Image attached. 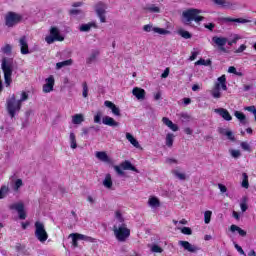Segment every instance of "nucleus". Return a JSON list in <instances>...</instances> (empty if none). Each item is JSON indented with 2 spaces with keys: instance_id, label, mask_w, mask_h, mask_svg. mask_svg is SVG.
<instances>
[{
  "instance_id": "37998d69",
  "label": "nucleus",
  "mask_w": 256,
  "mask_h": 256,
  "mask_svg": "<svg viewBox=\"0 0 256 256\" xmlns=\"http://www.w3.org/2000/svg\"><path fill=\"white\" fill-rule=\"evenodd\" d=\"M178 35H181L183 39H191L192 35L187 30H179Z\"/></svg>"
},
{
  "instance_id": "473e14b6",
  "label": "nucleus",
  "mask_w": 256,
  "mask_h": 256,
  "mask_svg": "<svg viewBox=\"0 0 256 256\" xmlns=\"http://www.w3.org/2000/svg\"><path fill=\"white\" fill-rule=\"evenodd\" d=\"M212 61L211 59H203V58H200L198 61L195 62V65H203L204 67H211L212 65Z\"/></svg>"
},
{
  "instance_id": "774afa93",
  "label": "nucleus",
  "mask_w": 256,
  "mask_h": 256,
  "mask_svg": "<svg viewBox=\"0 0 256 256\" xmlns=\"http://www.w3.org/2000/svg\"><path fill=\"white\" fill-rule=\"evenodd\" d=\"M218 188L220 189V191L222 193H227V186H225L223 184H218Z\"/></svg>"
},
{
  "instance_id": "393cba45",
  "label": "nucleus",
  "mask_w": 256,
  "mask_h": 256,
  "mask_svg": "<svg viewBox=\"0 0 256 256\" xmlns=\"http://www.w3.org/2000/svg\"><path fill=\"white\" fill-rule=\"evenodd\" d=\"M70 237H72L73 247H79V242L78 241H81V239H83V234L72 233V234H70Z\"/></svg>"
},
{
  "instance_id": "a211bd4d",
  "label": "nucleus",
  "mask_w": 256,
  "mask_h": 256,
  "mask_svg": "<svg viewBox=\"0 0 256 256\" xmlns=\"http://www.w3.org/2000/svg\"><path fill=\"white\" fill-rule=\"evenodd\" d=\"M121 169L124 171H134V173H139V169L135 167L130 161L125 160L120 164Z\"/></svg>"
},
{
  "instance_id": "ea45409f",
  "label": "nucleus",
  "mask_w": 256,
  "mask_h": 256,
  "mask_svg": "<svg viewBox=\"0 0 256 256\" xmlns=\"http://www.w3.org/2000/svg\"><path fill=\"white\" fill-rule=\"evenodd\" d=\"M175 139V135L168 133L166 135V145L167 147H173V141Z\"/></svg>"
},
{
  "instance_id": "e2e57ef3",
  "label": "nucleus",
  "mask_w": 256,
  "mask_h": 256,
  "mask_svg": "<svg viewBox=\"0 0 256 256\" xmlns=\"http://www.w3.org/2000/svg\"><path fill=\"white\" fill-rule=\"evenodd\" d=\"M205 29H209V31H213L215 29V24L214 23H208L204 25Z\"/></svg>"
},
{
  "instance_id": "4be33fe9",
  "label": "nucleus",
  "mask_w": 256,
  "mask_h": 256,
  "mask_svg": "<svg viewBox=\"0 0 256 256\" xmlns=\"http://www.w3.org/2000/svg\"><path fill=\"white\" fill-rule=\"evenodd\" d=\"M96 157L103 163H113V161L107 155V152H96Z\"/></svg>"
},
{
  "instance_id": "412c9836",
  "label": "nucleus",
  "mask_w": 256,
  "mask_h": 256,
  "mask_svg": "<svg viewBox=\"0 0 256 256\" xmlns=\"http://www.w3.org/2000/svg\"><path fill=\"white\" fill-rule=\"evenodd\" d=\"M162 122L164 125H166V127H169V129H171V131H179V126H177V124L173 123V121H171L169 118L163 117Z\"/></svg>"
},
{
  "instance_id": "39448f33",
  "label": "nucleus",
  "mask_w": 256,
  "mask_h": 256,
  "mask_svg": "<svg viewBox=\"0 0 256 256\" xmlns=\"http://www.w3.org/2000/svg\"><path fill=\"white\" fill-rule=\"evenodd\" d=\"M34 227L36 239H38L40 243H45V241L49 239V234H47V230H45V224L41 221H36Z\"/></svg>"
},
{
  "instance_id": "bb28decb",
  "label": "nucleus",
  "mask_w": 256,
  "mask_h": 256,
  "mask_svg": "<svg viewBox=\"0 0 256 256\" xmlns=\"http://www.w3.org/2000/svg\"><path fill=\"white\" fill-rule=\"evenodd\" d=\"M144 11H147V13H161V8L155 4H151L144 7Z\"/></svg>"
},
{
  "instance_id": "69168bd1",
  "label": "nucleus",
  "mask_w": 256,
  "mask_h": 256,
  "mask_svg": "<svg viewBox=\"0 0 256 256\" xmlns=\"http://www.w3.org/2000/svg\"><path fill=\"white\" fill-rule=\"evenodd\" d=\"M246 111H249V113H253V115H255L256 108H255V106H248V107H246Z\"/></svg>"
},
{
  "instance_id": "0eeeda50",
  "label": "nucleus",
  "mask_w": 256,
  "mask_h": 256,
  "mask_svg": "<svg viewBox=\"0 0 256 256\" xmlns=\"http://www.w3.org/2000/svg\"><path fill=\"white\" fill-rule=\"evenodd\" d=\"M23 21V16L21 14H17L15 12H8L5 15V25L6 27H15V25H19Z\"/></svg>"
},
{
  "instance_id": "c85d7f7f",
  "label": "nucleus",
  "mask_w": 256,
  "mask_h": 256,
  "mask_svg": "<svg viewBox=\"0 0 256 256\" xmlns=\"http://www.w3.org/2000/svg\"><path fill=\"white\" fill-rule=\"evenodd\" d=\"M148 205L150 207H161V201H159V198L152 196L148 200Z\"/></svg>"
},
{
  "instance_id": "5fc2aeb1",
  "label": "nucleus",
  "mask_w": 256,
  "mask_h": 256,
  "mask_svg": "<svg viewBox=\"0 0 256 256\" xmlns=\"http://www.w3.org/2000/svg\"><path fill=\"white\" fill-rule=\"evenodd\" d=\"M115 217H116V219H118V221L120 222V223H124V221H125V219L123 218V215L121 214V211H116L115 212Z\"/></svg>"
},
{
  "instance_id": "9d476101",
  "label": "nucleus",
  "mask_w": 256,
  "mask_h": 256,
  "mask_svg": "<svg viewBox=\"0 0 256 256\" xmlns=\"http://www.w3.org/2000/svg\"><path fill=\"white\" fill-rule=\"evenodd\" d=\"M10 211H17L19 219H27V212H25V204L23 202L14 203L9 206Z\"/></svg>"
},
{
  "instance_id": "ddd939ff",
  "label": "nucleus",
  "mask_w": 256,
  "mask_h": 256,
  "mask_svg": "<svg viewBox=\"0 0 256 256\" xmlns=\"http://www.w3.org/2000/svg\"><path fill=\"white\" fill-rule=\"evenodd\" d=\"M46 83L43 85L42 91L43 93H51L53 91V87H55V77L50 75L45 79Z\"/></svg>"
},
{
  "instance_id": "f03ea898",
  "label": "nucleus",
  "mask_w": 256,
  "mask_h": 256,
  "mask_svg": "<svg viewBox=\"0 0 256 256\" xmlns=\"http://www.w3.org/2000/svg\"><path fill=\"white\" fill-rule=\"evenodd\" d=\"M21 107H23V104L19 103V100H17L15 94L6 100V110L11 119H13L17 113L21 111Z\"/></svg>"
},
{
  "instance_id": "58836bf2",
  "label": "nucleus",
  "mask_w": 256,
  "mask_h": 256,
  "mask_svg": "<svg viewBox=\"0 0 256 256\" xmlns=\"http://www.w3.org/2000/svg\"><path fill=\"white\" fill-rule=\"evenodd\" d=\"M213 215V212L211 210H207L204 213V223L206 225H209L211 223V216Z\"/></svg>"
},
{
  "instance_id": "2eb2a0df",
  "label": "nucleus",
  "mask_w": 256,
  "mask_h": 256,
  "mask_svg": "<svg viewBox=\"0 0 256 256\" xmlns=\"http://www.w3.org/2000/svg\"><path fill=\"white\" fill-rule=\"evenodd\" d=\"M178 244L189 253H197V251H199V247L192 245L191 243H189V241L180 240Z\"/></svg>"
},
{
  "instance_id": "79ce46f5",
  "label": "nucleus",
  "mask_w": 256,
  "mask_h": 256,
  "mask_svg": "<svg viewBox=\"0 0 256 256\" xmlns=\"http://www.w3.org/2000/svg\"><path fill=\"white\" fill-rule=\"evenodd\" d=\"M172 173L180 181H185V179H187V176L185 175V173H180L178 170H173Z\"/></svg>"
},
{
  "instance_id": "f704fd0d",
  "label": "nucleus",
  "mask_w": 256,
  "mask_h": 256,
  "mask_svg": "<svg viewBox=\"0 0 256 256\" xmlns=\"http://www.w3.org/2000/svg\"><path fill=\"white\" fill-rule=\"evenodd\" d=\"M99 55V51L94 50L91 55L86 59L87 65H91L95 59H97V56Z\"/></svg>"
},
{
  "instance_id": "b1692460",
  "label": "nucleus",
  "mask_w": 256,
  "mask_h": 256,
  "mask_svg": "<svg viewBox=\"0 0 256 256\" xmlns=\"http://www.w3.org/2000/svg\"><path fill=\"white\" fill-rule=\"evenodd\" d=\"M126 139L127 141H129V143H131V145H133V147H136V149H141V145L139 144V141H137V139H135V137H133L131 133L129 132L126 133Z\"/></svg>"
},
{
  "instance_id": "0e129e2a",
  "label": "nucleus",
  "mask_w": 256,
  "mask_h": 256,
  "mask_svg": "<svg viewBox=\"0 0 256 256\" xmlns=\"http://www.w3.org/2000/svg\"><path fill=\"white\" fill-rule=\"evenodd\" d=\"M80 13H81V10L79 9H71L69 11V15H80Z\"/></svg>"
},
{
  "instance_id": "de8ad7c7",
  "label": "nucleus",
  "mask_w": 256,
  "mask_h": 256,
  "mask_svg": "<svg viewBox=\"0 0 256 256\" xmlns=\"http://www.w3.org/2000/svg\"><path fill=\"white\" fill-rule=\"evenodd\" d=\"M240 208L242 213H245V211H247V209H249V206H247V198L243 199V202L240 203Z\"/></svg>"
},
{
  "instance_id": "7ed1b4c3",
  "label": "nucleus",
  "mask_w": 256,
  "mask_h": 256,
  "mask_svg": "<svg viewBox=\"0 0 256 256\" xmlns=\"http://www.w3.org/2000/svg\"><path fill=\"white\" fill-rule=\"evenodd\" d=\"M113 231L117 241H120L121 243L127 241L131 236V230L127 228V224L125 223H122L119 227L114 226Z\"/></svg>"
},
{
  "instance_id": "052dcab7",
  "label": "nucleus",
  "mask_w": 256,
  "mask_h": 256,
  "mask_svg": "<svg viewBox=\"0 0 256 256\" xmlns=\"http://www.w3.org/2000/svg\"><path fill=\"white\" fill-rule=\"evenodd\" d=\"M114 169L116 173H118V175H125V172L123 171V169H121V166H115Z\"/></svg>"
},
{
  "instance_id": "e433bc0d",
  "label": "nucleus",
  "mask_w": 256,
  "mask_h": 256,
  "mask_svg": "<svg viewBox=\"0 0 256 256\" xmlns=\"http://www.w3.org/2000/svg\"><path fill=\"white\" fill-rule=\"evenodd\" d=\"M9 194V186L2 185L0 188V199H5Z\"/></svg>"
},
{
  "instance_id": "2f4dec72",
  "label": "nucleus",
  "mask_w": 256,
  "mask_h": 256,
  "mask_svg": "<svg viewBox=\"0 0 256 256\" xmlns=\"http://www.w3.org/2000/svg\"><path fill=\"white\" fill-rule=\"evenodd\" d=\"M103 185L104 187H106V189H111V187H113V180L111 179V174L106 175L103 181Z\"/></svg>"
},
{
  "instance_id": "cd10ccee",
  "label": "nucleus",
  "mask_w": 256,
  "mask_h": 256,
  "mask_svg": "<svg viewBox=\"0 0 256 256\" xmlns=\"http://www.w3.org/2000/svg\"><path fill=\"white\" fill-rule=\"evenodd\" d=\"M216 5H221L224 9H231L233 4L227 0H213Z\"/></svg>"
},
{
  "instance_id": "423d86ee",
  "label": "nucleus",
  "mask_w": 256,
  "mask_h": 256,
  "mask_svg": "<svg viewBox=\"0 0 256 256\" xmlns=\"http://www.w3.org/2000/svg\"><path fill=\"white\" fill-rule=\"evenodd\" d=\"M2 71L4 73V83L6 87H11V83H13V68L11 64L7 63V59L2 60Z\"/></svg>"
},
{
  "instance_id": "dca6fc26",
  "label": "nucleus",
  "mask_w": 256,
  "mask_h": 256,
  "mask_svg": "<svg viewBox=\"0 0 256 256\" xmlns=\"http://www.w3.org/2000/svg\"><path fill=\"white\" fill-rule=\"evenodd\" d=\"M105 107H108V109H111L113 115H115L116 117H121V109H119V107H117V105H115V103L106 100L104 102Z\"/></svg>"
},
{
  "instance_id": "f8f14e48",
  "label": "nucleus",
  "mask_w": 256,
  "mask_h": 256,
  "mask_svg": "<svg viewBox=\"0 0 256 256\" xmlns=\"http://www.w3.org/2000/svg\"><path fill=\"white\" fill-rule=\"evenodd\" d=\"M213 43H215V45H217L220 49V51H222V53H227V48L225 47V45H227V41L228 39L226 37H219V36H214L212 38Z\"/></svg>"
},
{
  "instance_id": "f3484780",
  "label": "nucleus",
  "mask_w": 256,
  "mask_h": 256,
  "mask_svg": "<svg viewBox=\"0 0 256 256\" xmlns=\"http://www.w3.org/2000/svg\"><path fill=\"white\" fill-rule=\"evenodd\" d=\"M214 113H218L225 121H231L233 119L229 111L225 108H216L214 109Z\"/></svg>"
},
{
  "instance_id": "7c9ffc66",
  "label": "nucleus",
  "mask_w": 256,
  "mask_h": 256,
  "mask_svg": "<svg viewBox=\"0 0 256 256\" xmlns=\"http://www.w3.org/2000/svg\"><path fill=\"white\" fill-rule=\"evenodd\" d=\"M91 27L97 28V24H95V22H90L88 24H82L80 26V31H82L84 33L87 32V31H91Z\"/></svg>"
},
{
  "instance_id": "a18cd8bd",
  "label": "nucleus",
  "mask_w": 256,
  "mask_h": 256,
  "mask_svg": "<svg viewBox=\"0 0 256 256\" xmlns=\"http://www.w3.org/2000/svg\"><path fill=\"white\" fill-rule=\"evenodd\" d=\"M82 87H83L82 95L84 98H87L89 96V86H87V82H83Z\"/></svg>"
},
{
  "instance_id": "4468645a",
  "label": "nucleus",
  "mask_w": 256,
  "mask_h": 256,
  "mask_svg": "<svg viewBox=\"0 0 256 256\" xmlns=\"http://www.w3.org/2000/svg\"><path fill=\"white\" fill-rule=\"evenodd\" d=\"M20 53L22 55H29V43L27 42V36H22L19 39Z\"/></svg>"
},
{
  "instance_id": "338daca9",
  "label": "nucleus",
  "mask_w": 256,
  "mask_h": 256,
  "mask_svg": "<svg viewBox=\"0 0 256 256\" xmlns=\"http://www.w3.org/2000/svg\"><path fill=\"white\" fill-rule=\"evenodd\" d=\"M253 89V84H245L243 86V91H251Z\"/></svg>"
},
{
  "instance_id": "5701e85b",
  "label": "nucleus",
  "mask_w": 256,
  "mask_h": 256,
  "mask_svg": "<svg viewBox=\"0 0 256 256\" xmlns=\"http://www.w3.org/2000/svg\"><path fill=\"white\" fill-rule=\"evenodd\" d=\"M230 231L231 233H235V231H237V233L240 235V237H247V231L243 230L241 227L232 224L230 226Z\"/></svg>"
},
{
  "instance_id": "bf43d9fd",
  "label": "nucleus",
  "mask_w": 256,
  "mask_h": 256,
  "mask_svg": "<svg viewBox=\"0 0 256 256\" xmlns=\"http://www.w3.org/2000/svg\"><path fill=\"white\" fill-rule=\"evenodd\" d=\"M231 155H232V157L237 159V157H241V152L239 150H232Z\"/></svg>"
},
{
  "instance_id": "603ef678",
  "label": "nucleus",
  "mask_w": 256,
  "mask_h": 256,
  "mask_svg": "<svg viewBox=\"0 0 256 256\" xmlns=\"http://www.w3.org/2000/svg\"><path fill=\"white\" fill-rule=\"evenodd\" d=\"M15 250L17 251V253H21V252L25 251V245H23L21 243H17L15 245Z\"/></svg>"
},
{
  "instance_id": "c9c22d12",
  "label": "nucleus",
  "mask_w": 256,
  "mask_h": 256,
  "mask_svg": "<svg viewBox=\"0 0 256 256\" xmlns=\"http://www.w3.org/2000/svg\"><path fill=\"white\" fill-rule=\"evenodd\" d=\"M242 183H241V187H243L244 189H249V176L247 175V173H243L242 174Z\"/></svg>"
},
{
  "instance_id": "c03bdc74",
  "label": "nucleus",
  "mask_w": 256,
  "mask_h": 256,
  "mask_svg": "<svg viewBox=\"0 0 256 256\" xmlns=\"http://www.w3.org/2000/svg\"><path fill=\"white\" fill-rule=\"evenodd\" d=\"M234 115L239 121H241V123H244L245 119H247L243 112L235 111Z\"/></svg>"
},
{
  "instance_id": "f257e3e1",
  "label": "nucleus",
  "mask_w": 256,
  "mask_h": 256,
  "mask_svg": "<svg viewBox=\"0 0 256 256\" xmlns=\"http://www.w3.org/2000/svg\"><path fill=\"white\" fill-rule=\"evenodd\" d=\"M205 17L201 16V10L197 8H189L182 12L183 25H191V23H201Z\"/></svg>"
},
{
  "instance_id": "680f3d73",
  "label": "nucleus",
  "mask_w": 256,
  "mask_h": 256,
  "mask_svg": "<svg viewBox=\"0 0 256 256\" xmlns=\"http://www.w3.org/2000/svg\"><path fill=\"white\" fill-rule=\"evenodd\" d=\"M247 49V46L245 44L240 45V47L235 51V53H243Z\"/></svg>"
},
{
  "instance_id": "a19ab883",
  "label": "nucleus",
  "mask_w": 256,
  "mask_h": 256,
  "mask_svg": "<svg viewBox=\"0 0 256 256\" xmlns=\"http://www.w3.org/2000/svg\"><path fill=\"white\" fill-rule=\"evenodd\" d=\"M220 133L222 135H226V137H228V139H230V141H235V136H233V132L227 130L225 131V129H220Z\"/></svg>"
},
{
  "instance_id": "72a5a7b5",
  "label": "nucleus",
  "mask_w": 256,
  "mask_h": 256,
  "mask_svg": "<svg viewBox=\"0 0 256 256\" xmlns=\"http://www.w3.org/2000/svg\"><path fill=\"white\" fill-rule=\"evenodd\" d=\"M69 65H73V59H68V60L56 63L57 69H63V67H67Z\"/></svg>"
},
{
  "instance_id": "13d9d810",
  "label": "nucleus",
  "mask_w": 256,
  "mask_h": 256,
  "mask_svg": "<svg viewBox=\"0 0 256 256\" xmlns=\"http://www.w3.org/2000/svg\"><path fill=\"white\" fill-rule=\"evenodd\" d=\"M241 148H242L244 151H251V146H249V143H247V142H242V143H241Z\"/></svg>"
},
{
  "instance_id": "6e6d98bb",
  "label": "nucleus",
  "mask_w": 256,
  "mask_h": 256,
  "mask_svg": "<svg viewBox=\"0 0 256 256\" xmlns=\"http://www.w3.org/2000/svg\"><path fill=\"white\" fill-rule=\"evenodd\" d=\"M101 115H102L101 111H98L96 113V115L94 116V123L101 124Z\"/></svg>"
},
{
  "instance_id": "6ab92c4d",
  "label": "nucleus",
  "mask_w": 256,
  "mask_h": 256,
  "mask_svg": "<svg viewBox=\"0 0 256 256\" xmlns=\"http://www.w3.org/2000/svg\"><path fill=\"white\" fill-rule=\"evenodd\" d=\"M102 123L108 127H119V122L115 121L111 116H104L102 118Z\"/></svg>"
},
{
  "instance_id": "4c0bfd02",
  "label": "nucleus",
  "mask_w": 256,
  "mask_h": 256,
  "mask_svg": "<svg viewBox=\"0 0 256 256\" xmlns=\"http://www.w3.org/2000/svg\"><path fill=\"white\" fill-rule=\"evenodd\" d=\"M70 147L71 149H77V138L75 133H70Z\"/></svg>"
},
{
  "instance_id": "864d4df0",
  "label": "nucleus",
  "mask_w": 256,
  "mask_h": 256,
  "mask_svg": "<svg viewBox=\"0 0 256 256\" xmlns=\"http://www.w3.org/2000/svg\"><path fill=\"white\" fill-rule=\"evenodd\" d=\"M81 241H88L89 243H95V238L82 234Z\"/></svg>"
},
{
  "instance_id": "8fccbe9b",
  "label": "nucleus",
  "mask_w": 256,
  "mask_h": 256,
  "mask_svg": "<svg viewBox=\"0 0 256 256\" xmlns=\"http://www.w3.org/2000/svg\"><path fill=\"white\" fill-rule=\"evenodd\" d=\"M29 99V94L27 92H22L21 98L18 100V102L23 105V101H27Z\"/></svg>"
},
{
  "instance_id": "a878e982",
  "label": "nucleus",
  "mask_w": 256,
  "mask_h": 256,
  "mask_svg": "<svg viewBox=\"0 0 256 256\" xmlns=\"http://www.w3.org/2000/svg\"><path fill=\"white\" fill-rule=\"evenodd\" d=\"M224 21L226 23H249V20L245 18H231V17H226L224 18Z\"/></svg>"
},
{
  "instance_id": "c756f323",
  "label": "nucleus",
  "mask_w": 256,
  "mask_h": 256,
  "mask_svg": "<svg viewBox=\"0 0 256 256\" xmlns=\"http://www.w3.org/2000/svg\"><path fill=\"white\" fill-rule=\"evenodd\" d=\"M85 121V118L83 117V114H75L72 117V123L74 125H81Z\"/></svg>"
},
{
  "instance_id": "20e7f679",
  "label": "nucleus",
  "mask_w": 256,
  "mask_h": 256,
  "mask_svg": "<svg viewBox=\"0 0 256 256\" xmlns=\"http://www.w3.org/2000/svg\"><path fill=\"white\" fill-rule=\"evenodd\" d=\"M221 89L227 91V77L225 75L218 77V82L211 91V95L214 99H221Z\"/></svg>"
},
{
  "instance_id": "9b49d317",
  "label": "nucleus",
  "mask_w": 256,
  "mask_h": 256,
  "mask_svg": "<svg viewBox=\"0 0 256 256\" xmlns=\"http://www.w3.org/2000/svg\"><path fill=\"white\" fill-rule=\"evenodd\" d=\"M143 31H145V33H151V31H153V33H157L158 35H169L171 33V31L165 28L153 27V24L144 25Z\"/></svg>"
},
{
  "instance_id": "3c124183",
  "label": "nucleus",
  "mask_w": 256,
  "mask_h": 256,
  "mask_svg": "<svg viewBox=\"0 0 256 256\" xmlns=\"http://www.w3.org/2000/svg\"><path fill=\"white\" fill-rule=\"evenodd\" d=\"M21 187H23V180L22 179H17L15 181V185H14L15 191H18V189H20Z\"/></svg>"
},
{
  "instance_id": "aec40b11",
  "label": "nucleus",
  "mask_w": 256,
  "mask_h": 256,
  "mask_svg": "<svg viewBox=\"0 0 256 256\" xmlns=\"http://www.w3.org/2000/svg\"><path fill=\"white\" fill-rule=\"evenodd\" d=\"M132 94L134 95V97H136V99L141 100V99H145V95L147 93L145 92V89L139 88V87H135L132 90Z\"/></svg>"
},
{
  "instance_id": "6e6552de",
  "label": "nucleus",
  "mask_w": 256,
  "mask_h": 256,
  "mask_svg": "<svg viewBox=\"0 0 256 256\" xmlns=\"http://www.w3.org/2000/svg\"><path fill=\"white\" fill-rule=\"evenodd\" d=\"M45 41L48 43V45H52V43H55V41H65V37L61 35L59 28L52 26L50 28V34L45 37Z\"/></svg>"
},
{
  "instance_id": "4d7b16f0",
  "label": "nucleus",
  "mask_w": 256,
  "mask_h": 256,
  "mask_svg": "<svg viewBox=\"0 0 256 256\" xmlns=\"http://www.w3.org/2000/svg\"><path fill=\"white\" fill-rule=\"evenodd\" d=\"M152 251L154 253H163V248H161L159 245L152 246Z\"/></svg>"
},
{
  "instance_id": "49530a36",
  "label": "nucleus",
  "mask_w": 256,
  "mask_h": 256,
  "mask_svg": "<svg viewBox=\"0 0 256 256\" xmlns=\"http://www.w3.org/2000/svg\"><path fill=\"white\" fill-rule=\"evenodd\" d=\"M180 231L183 235H193V230L189 227H182Z\"/></svg>"
},
{
  "instance_id": "09e8293b",
  "label": "nucleus",
  "mask_w": 256,
  "mask_h": 256,
  "mask_svg": "<svg viewBox=\"0 0 256 256\" xmlns=\"http://www.w3.org/2000/svg\"><path fill=\"white\" fill-rule=\"evenodd\" d=\"M12 47L9 44H6L4 47H2V53L5 55H9L11 53Z\"/></svg>"
},
{
  "instance_id": "1a4fd4ad",
  "label": "nucleus",
  "mask_w": 256,
  "mask_h": 256,
  "mask_svg": "<svg viewBox=\"0 0 256 256\" xmlns=\"http://www.w3.org/2000/svg\"><path fill=\"white\" fill-rule=\"evenodd\" d=\"M97 17L100 19V23H107V17L105 13H107V4L104 2H97L94 6Z\"/></svg>"
}]
</instances>
